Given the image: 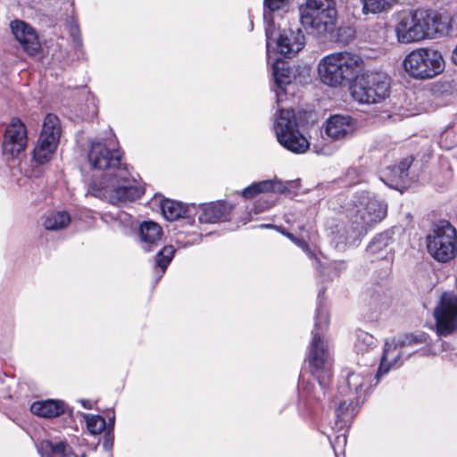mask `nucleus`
<instances>
[{
  "label": "nucleus",
  "instance_id": "nucleus-42",
  "mask_svg": "<svg viewBox=\"0 0 457 457\" xmlns=\"http://www.w3.org/2000/svg\"><path fill=\"white\" fill-rule=\"evenodd\" d=\"M450 26L453 31L457 32V13L451 18Z\"/></svg>",
  "mask_w": 457,
  "mask_h": 457
},
{
  "label": "nucleus",
  "instance_id": "nucleus-41",
  "mask_svg": "<svg viewBox=\"0 0 457 457\" xmlns=\"http://www.w3.org/2000/svg\"><path fill=\"white\" fill-rule=\"evenodd\" d=\"M262 228H273L275 229H277L278 232H280L282 235H284L286 237V234L288 233L285 228H281V227H277V226H273V225H268V224H262L261 225Z\"/></svg>",
  "mask_w": 457,
  "mask_h": 457
},
{
  "label": "nucleus",
  "instance_id": "nucleus-8",
  "mask_svg": "<svg viewBox=\"0 0 457 457\" xmlns=\"http://www.w3.org/2000/svg\"><path fill=\"white\" fill-rule=\"evenodd\" d=\"M428 253L438 262H446L457 253V230L448 220H440L427 237Z\"/></svg>",
  "mask_w": 457,
  "mask_h": 457
},
{
  "label": "nucleus",
  "instance_id": "nucleus-22",
  "mask_svg": "<svg viewBox=\"0 0 457 457\" xmlns=\"http://www.w3.org/2000/svg\"><path fill=\"white\" fill-rule=\"evenodd\" d=\"M139 235L143 248L150 251L161 240L162 230L156 222L145 221L140 226Z\"/></svg>",
  "mask_w": 457,
  "mask_h": 457
},
{
  "label": "nucleus",
  "instance_id": "nucleus-43",
  "mask_svg": "<svg viewBox=\"0 0 457 457\" xmlns=\"http://www.w3.org/2000/svg\"><path fill=\"white\" fill-rule=\"evenodd\" d=\"M348 408V405L346 404V402H341L337 409V413L339 415V413H342L345 410Z\"/></svg>",
  "mask_w": 457,
  "mask_h": 457
},
{
  "label": "nucleus",
  "instance_id": "nucleus-28",
  "mask_svg": "<svg viewBox=\"0 0 457 457\" xmlns=\"http://www.w3.org/2000/svg\"><path fill=\"white\" fill-rule=\"evenodd\" d=\"M71 222V217L66 212H56L46 217L44 226L47 230H59L66 228Z\"/></svg>",
  "mask_w": 457,
  "mask_h": 457
},
{
  "label": "nucleus",
  "instance_id": "nucleus-24",
  "mask_svg": "<svg viewBox=\"0 0 457 457\" xmlns=\"http://www.w3.org/2000/svg\"><path fill=\"white\" fill-rule=\"evenodd\" d=\"M61 133L62 128L59 118L53 113L46 114L43 121L39 138L59 144Z\"/></svg>",
  "mask_w": 457,
  "mask_h": 457
},
{
  "label": "nucleus",
  "instance_id": "nucleus-21",
  "mask_svg": "<svg viewBox=\"0 0 457 457\" xmlns=\"http://www.w3.org/2000/svg\"><path fill=\"white\" fill-rule=\"evenodd\" d=\"M286 190L287 187L280 180L267 179L250 185L242 191V195L245 198H253V196L261 193H284Z\"/></svg>",
  "mask_w": 457,
  "mask_h": 457
},
{
  "label": "nucleus",
  "instance_id": "nucleus-27",
  "mask_svg": "<svg viewBox=\"0 0 457 457\" xmlns=\"http://www.w3.org/2000/svg\"><path fill=\"white\" fill-rule=\"evenodd\" d=\"M161 211L167 220L173 221L184 216L186 207L179 202L165 199L161 203Z\"/></svg>",
  "mask_w": 457,
  "mask_h": 457
},
{
  "label": "nucleus",
  "instance_id": "nucleus-10",
  "mask_svg": "<svg viewBox=\"0 0 457 457\" xmlns=\"http://www.w3.org/2000/svg\"><path fill=\"white\" fill-rule=\"evenodd\" d=\"M361 79L353 87L352 96L361 104H375L389 96L390 79L382 72L361 74Z\"/></svg>",
  "mask_w": 457,
  "mask_h": 457
},
{
  "label": "nucleus",
  "instance_id": "nucleus-36",
  "mask_svg": "<svg viewBox=\"0 0 457 457\" xmlns=\"http://www.w3.org/2000/svg\"><path fill=\"white\" fill-rule=\"evenodd\" d=\"M71 454V447L65 442L54 444V455L68 457Z\"/></svg>",
  "mask_w": 457,
  "mask_h": 457
},
{
  "label": "nucleus",
  "instance_id": "nucleus-38",
  "mask_svg": "<svg viewBox=\"0 0 457 457\" xmlns=\"http://www.w3.org/2000/svg\"><path fill=\"white\" fill-rule=\"evenodd\" d=\"M298 247H300L303 252H305L308 255L312 256V253L309 247V245L302 239L296 238V241L295 243Z\"/></svg>",
  "mask_w": 457,
  "mask_h": 457
},
{
  "label": "nucleus",
  "instance_id": "nucleus-26",
  "mask_svg": "<svg viewBox=\"0 0 457 457\" xmlns=\"http://www.w3.org/2000/svg\"><path fill=\"white\" fill-rule=\"evenodd\" d=\"M58 144L43 138H38L33 150V159L39 164L49 162L54 154Z\"/></svg>",
  "mask_w": 457,
  "mask_h": 457
},
{
  "label": "nucleus",
  "instance_id": "nucleus-11",
  "mask_svg": "<svg viewBox=\"0 0 457 457\" xmlns=\"http://www.w3.org/2000/svg\"><path fill=\"white\" fill-rule=\"evenodd\" d=\"M435 332L439 337H448L457 331V294L443 292L433 310Z\"/></svg>",
  "mask_w": 457,
  "mask_h": 457
},
{
  "label": "nucleus",
  "instance_id": "nucleus-18",
  "mask_svg": "<svg viewBox=\"0 0 457 457\" xmlns=\"http://www.w3.org/2000/svg\"><path fill=\"white\" fill-rule=\"evenodd\" d=\"M394 30L396 40L400 44L407 45L420 42L411 12L399 15Z\"/></svg>",
  "mask_w": 457,
  "mask_h": 457
},
{
  "label": "nucleus",
  "instance_id": "nucleus-7",
  "mask_svg": "<svg viewBox=\"0 0 457 457\" xmlns=\"http://www.w3.org/2000/svg\"><path fill=\"white\" fill-rule=\"evenodd\" d=\"M403 66L411 77L417 79H428L444 71L445 61L438 50L420 47L404 57Z\"/></svg>",
  "mask_w": 457,
  "mask_h": 457
},
{
  "label": "nucleus",
  "instance_id": "nucleus-44",
  "mask_svg": "<svg viewBox=\"0 0 457 457\" xmlns=\"http://www.w3.org/2000/svg\"><path fill=\"white\" fill-rule=\"evenodd\" d=\"M80 403L85 409L90 410L92 408V403L88 400H80Z\"/></svg>",
  "mask_w": 457,
  "mask_h": 457
},
{
  "label": "nucleus",
  "instance_id": "nucleus-19",
  "mask_svg": "<svg viewBox=\"0 0 457 457\" xmlns=\"http://www.w3.org/2000/svg\"><path fill=\"white\" fill-rule=\"evenodd\" d=\"M272 76L278 87L276 90L277 102L279 103L283 100L282 93L286 92L285 87L292 83L295 75L287 62L277 60L272 65Z\"/></svg>",
  "mask_w": 457,
  "mask_h": 457
},
{
  "label": "nucleus",
  "instance_id": "nucleus-39",
  "mask_svg": "<svg viewBox=\"0 0 457 457\" xmlns=\"http://www.w3.org/2000/svg\"><path fill=\"white\" fill-rule=\"evenodd\" d=\"M112 436L111 435L110 432L106 433L105 436H104V447L106 449V450H109L112 448Z\"/></svg>",
  "mask_w": 457,
  "mask_h": 457
},
{
  "label": "nucleus",
  "instance_id": "nucleus-37",
  "mask_svg": "<svg viewBox=\"0 0 457 457\" xmlns=\"http://www.w3.org/2000/svg\"><path fill=\"white\" fill-rule=\"evenodd\" d=\"M412 162V159L411 157H407L403 159L399 164L397 165L401 169L402 176L408 175V170L410 169Z\"/></svg>",
  "mask_w": 457,
  "mask_h": 457
},
{
  "label": "nucleus",
  "instance_id": "nucleus-40",
  "mask_svg": "<svg viewBox=\"0 0 457 457\" xmlns=\"http://www.w3.org/2000/svg\"><path fill=\"white\" fill-rule=\"evenodd\" d=\"M401 171L402 170H401V169L398 166H395L392 169V177L395 178V179H404L406 176H402Z\"/></svg>",
  "mask_w": 457,
  "mask_h": 457
},
{
  "label": "nucleus",
  "instance_id": "nucleus-17",
  "mask_svg": "<svg viewBox=\"0 0 457 457\" xmlns=\"http://www.w3.org/2000/svg\"><path fill=\"white\" fill-rule=\"evenodd\" d=\"M356 129V122L348 116L333 115L326 121L325 132L332 140L351 137Z\"/></svg>",
  "mask_w": 457,
  "mask_h": 457
},
{
  "label": "nucleus",
  "instance_id": "nucleus-20",
  "mask_svg": "<svg viewBox=\"0 0 457 457\" xmlns=\"http://www.w3.org/2000/svg\"><path fill=\"white\" fill-rule=\"evenodd\" d=\"M230 207L223 203H211L201 207L198 220L201 223H217L227 220Z\"/></svg>",
  "mask_w": 457,
  "mask_h": 457
},
{
  "label": "nucleus",
  "instance_id": "nucleus-12",
  "mask_svg": "<svg viewBox=\"0 0 457 457\" xmlns=\"http://www.w3.org/2000/svg\"><path fill=\"white\" fill-rule=\"evenodd\" d=\"M418 342L420 340L412 335H404L386 339L376 378L378 379L379 377L386 374L390 369L399 366L398 361L402 356L403 347L417 344Z\"/></svg>",
  "mask_w": 457,
  "mask_h": 457
},
{
  "label": "nucleus",
  "instance_id": "nucleus-1",
  "mask_svg": "<svg viewBox=\"0 0 457 457\" xmlns=\"http://www.w3.org/2000/svg\"><path fill=\"white\" fill-rule=\"evenodd\" d=\"M87 159L92 169L104 171L103 176L92 183L96 196L112 204H120L133 202L144 194L143 187L137 185L126 166L121 163L119 149L101 142H93Z\"/></svg>",
  "mask_w": 457,
  "mask_h": 457
},
{
  "label": "nucleus",
  "instance_id": "nucleus-13",
  "mask_svg": "<svg viewBox=\"0 0 457 457\" xmlns=\"http://www.w3.org/2000/svg\"><path fill=\"white\" fill-rule=\"evenodd\" d=\"M415 22L420 42L436 37L443 32L442 16L431 9L419 8L410 11Z\"/></svg>",
  "mask_w": 457,
  "mask_h": 457
},
{
  "label": "nucleus",
  "instance_id": "nucleus-4",
  "mask_svg": "<svg viewBox=\"0 0 457 457\" xmlns=\"http://www.w3.org/2000/svg\"><path fill=\"white\" fill-rule=\"evenodd\" d=\"M348 219L357 228L352 237L365 235L368 228L380 222L386 215L387 204L369 192L356 194L347 209Z\"/></svg>",
  "mask_w": 457,
  "mask_h": 457
},
{
  "label": "nucleus",
  "instance_id": "nucleus-29",
  "mask_svg": "<svg viewBox=\"0 0 457 457\" xmlns=\"http://www.w3.org/2000/svg\"><path fill=\"white\" fill-rule=\"evenodd\" d=\"M370 380L368 374L361 372H351L346 378L347 386L350 391L356 394V400H358L364 393V387Z\"/></svg>",
  "mask_w": 457,
  "mask_h": 457
},
{
  "label": "nucleus",
  "instance_id": "nucleus-5",
  "mask_svg": "<svg viewBox=\"0 0 457 457\" xmlns=\"http://www.w3.org/2000/svg\"><path fill=\"white\" fill-rule=\"evenodd\" d=\"M328 325V314L324 310H318L315 320V328L312 332V338L307 360L313 368V373L317 377L321 387H325L332 376V361L328 347L320 336V331L325 329Z\"/></svg>",
  "mask_w": 457,
  "mask_h": 457
},
{
  "label": "nucleus",
  "instance_id": "nucleus-31",
  "mask_svg": "<svg viewBox=\"0 0 457 457\" xmlns=\"http://www.w3.org/2000/svg\"><path fill=\"white\" fill-rule=\"evenodd\" d=\"M83 418L87 423V430L92 435H99L105 428V420L100 415L84 414Z\"/></svg>",
  "mask_w": 457,
  "mask_h": 457
},
{
  "label": "nucleus",
  "instance_id": "nucleus-47",
  "mask_svg": "<svg viewBox=\"0 0 457 457\" xmlns=\"http://www.w3.org/2000/svg\"><path fill=\"white\" fill-rule=\"evenodd\" d=\"M113 422H114V418H112V419H111V420H110V423H111L112 425H113Z\"/></svg>",
  "mask_w": 457,
  "mask_h": 457
},
{
  "label": "nucleus",
  "instance_id": "nucleus-45",
  "mask_svg": "<svg viewBox=\"0 0 457 457\" xmlns=\"http://www.w3.org/2000/svg\"><path fill=\"white\" fill-rule=\"evenodd\" d=\"M286 237L290 240L292 241L293 243H295V241H296V237H295L292 233H287L286 234Z\"/></svg>",
  "mask_w": 457,
  "mask_h": 457
},
{
  "label": "nucleus",
  "instance_id": "nucleus-23",
  "mask_svg": "<svg viewBox=\"0 0 457 457\" xmlns=\"http://www.w3.org/2000/svg\"><path fill=\"white\" fill-rule=\"evenodd\" d=\"M64 410V403L54 400L35 402L30 406V411L33 414L43 418L57 417L62 414Z\"/></svg>",
  "mask_w": 457,
  "mask_h": 457
},
{
  "label": "nucleus",
  "instance_id": "nucleus-35",
  "mask_svg": "<svg viewBox=\"0 0 457 457\" xmlns=\"http://www.w3.org/2000/svg\"><path fill=\"white\" fill-rule=\"evenodd\" d=\"M37 449L42 457H51L54 455V443L51 441L44 440L40 442Z\"/></svg>",
  "mask_w": 457,
  "mask_h": 457
},
{
  "label": "nucleus",
  "instance_id": "nucleus-14",
  "mask_svg": "<svg viewBox=\"0 0 457 457\" xmlns=\"http://www.w3.org/2000/svg\"><path fill=\"white\" fill-rule=\"evenodd\" d=\"M28 144L27 129L19 119H12L6 128L4 141L3 151L4 154H10L12 157L18 155L25 150Z\"/></svg>",
  "mask_w": 457,
  "mask_h": 457
},
{
  "label": "nucleus",
  "instance_id": "nucleus-46",
  "mask_svg": "<svg viewBox=\"0 0 457 457\" xmlns=\"http://www.w3.org/2000/svg\"><path fill=\"white\" fill-rule=\"evenodd\" d=\"M316 152L318 154H328V152L325 149H321L320 151L316 150Z\"/></svg>",
  "mask_w": 457,
  "mask_h": 457
},
{
  "label": "nucleus",
  "instance_id": "nucleus-33",
  "mask_svg": "<svg viewBox=\"0 0 457 457\" xmlns=\"http://www.w3.org/2000/svg\"><path fill=\"white\" fill-rule=\"evenodd\" d=\"M175 249L172 245H167L163 247L156 256V264L161 268L162 273H163L168 267L169 263L172 260Z\"/></svg>",
  "mask_w": 457,
  "mask_h": 457
},
{
  "label": "nucleus",
  "instance_id": "nucleus-6",
  "mask_svg": "<svg viewBox=\"0 0 457 457\" xmlns=\"http://www.w3.org/2000/svg\"><path fill=\"white\" fill-rule=\"evenodd\" d=\"M299 12L302 25L316 36L332 31L337 15L335 0H307Z\"/></svg>",
  "mask_w": 457,
  "mask_h": 457
},
{
  "label": "nucleus",
  "instance_id": "nucleus-34",
  "mask_svg": "<svg viewBox=\"0 0 457 457\" xmlns=\"http://www.w3.org/2000/svg\"><path fill=\"white\" fill-rule=\"evenodd\" d=\"M66 27L69 30V33L71 37H72L74 43L76 45L80 44V38H79V28L77 21L73 17H70L66 21Z\"/></svg>",
  "mask_w": 457,
  "mask_h": 457
},
{
  "label": "nucleus",
  "instance_id": "nucleus-15",
  "mask_svg": "<svg viewBox=\"0 0 457 457\" xmlns=\"http://www.w3.org/2000/svg\"><path fill=\"white\" fill-rule=\"evenodd\" d=\"M356 228L357 223L353 224L351 219L348 220L347 223L335 219L329 220L327 222L328 234L336 247L352 245L360 240L364 235L352 237Z\"/></svg>",
  "mask_w": 457,
  "mask_h": 457
},
{
  "label": "nucleus",
  "instance_id": "nucleus-9",
  "mask_svg": "<svg viewBox=\"0 0 457 457\" xmlns=\"http://www.w3.org/2000/svg\"><path fill=\"white\" fill-rule=\"evenodd\" d=\"M278 141L295 154H303L310 147L308 139L297 129L295 113L292 110H280L275 122Z\"/></svg>",
  "mask_w": 457,
  "mask_h": 457
},
{
  "label": "nucleus",
  "instance_id": "nucleus-3",
  "mask_svg": "<svg viewBox=\"0 0 457 457\" xmlns=\"http://www.w3.org/2000/svg\"><path fill=\"white\" fill-rule=\"evenodd\" d=\"M292 0H264L263 19L266 24L265 33L267 40V52L275 46L284 56L291 58L300 52L304 44V36L300 29H284L278 33L276 29L270 12L284 10L288 7Z\"/></svg>",
  "mask_w": 457,
  "mask_h": 457
},
{
  "label": "nucleus",
  "instance_id": "nucleus-25",
  "mask_svg": "<svg viewBox=\"0 0 457 457\" xmlns=\"http://www.w3.org/2000/svg\"><path fill=\"white\" fill-rule=\"evenodd\" d=\"M364 15L389 12L400 0H360Z\"/></svg>",
  "mask_w": 457,
  "mask_h": 457
},
{
  "label": "nucleus",
  "instance_id": "nucleus-16",
  "mask_svg": "<svg viewBox=\"0 0 457 457\" xmlns=\"http://www.w3.org/2000/svg\"><path fill=\"white\" fill-rule=\"evenodd\" d=\"M12 32L23 50L29 55H36L41 49V45L35 29L22 21L11 22Z\"/></svg>",
  "mask_w": 457,
  "mask_h": 457
},
{
  "label": "nucleus",
  "instance_id": "nucleus-48",
  "mask_svg": "<svg viewBox=\"0 0 457 457\" xmlns=\"http://www.w3.org/2000/svg\"><path fill=\"white\" fill-rule=\"evenodd\" d=\"M455 162L457 163V157L454 159Z\"/></svg>",
  "mask_w": 457,
  "mask_h": 457
},
{
  "label": "nucleus",
  "instance_id": "nucleus-30",
  "mask_svg": "<svg viewBox=\"0 0 457 457\" xmlns=\"http://www.w3.org/2000/svg\"><path fill=\"white\" fill-rule=\"evenodd\" d=\"M376 346V339L368 332L360 330L356 333L354 349L357 353L364 354Z\"/></svg>",
  "mask_w": 457,
  "mask_h": 457
},
{
  "label": "nucleus",
  "instance_id": "nucleus-2",
  "mask_svg": "<svg viewBox=\"0 0 457 457\" xmlns=\"http://www.w3.org/2000/svg\"><path fill=\"white\" fill-rule=\"evenodd\" d=\"M363 57L352 51H339L322 57L318 63L320 81L331 87H345L355 81L365 71Z\"/></svg>",
  "mask_w": 457,
  "mask_h": 457
},
{
  "label": "nucleus",
  "instance_id": "nucleus-32",
  "mask_svg": "<svg viewBox=\"0 0 457 457\" xmlns=\"http://www.w3.org/2000/svg\"><path fill=\"white\" fill-rule=\"evenodd\" d=\"M390 240L391 238L387 233L379 234L370 243L367 250L370 254H379L388 246Z\"/></svg>",
  "mask_w": 457,
  "mask_h": 457
}]
</instances>
